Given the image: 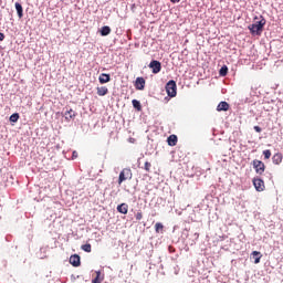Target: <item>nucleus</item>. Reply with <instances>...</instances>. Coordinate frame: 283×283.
Segmentation results:
<instances>
[{
  "instance_id": "nucleus-2",
  "label": "nucleus",
  "mask_w": 283,
  "mask_h": 283,
  "mask_svg": "<svg viewBox=\"0 0 283 283\" xmlns=\"http://www.w3.org/2000/svg\"><path fill=\"white\" fill-rule=\"evenodd\" d=\"M133 176L134 175L132 174V168H124L119 172L118 185H123V182H125V180H132Z\"/></svg>"
},
{
  "instance_id": "nucleus-8",
  "label": "nucleus",
  "mask_w": 283,
  "mask_h": 283,
  "mask_svg": "<svg viewBox=\"0 0 283 283\" xmlns=\"http://www.w3.org/2000/svg\"><path fill=\"white\" fill-rule=\"evenodd\" d=\"M145 83L146 82L143 77H137L136 81H135V88L139 90V91L145 90Z\"/></svg>"
},
{
  "instance_id": "nucleus-13",
  "label": "nucleus",
  "mask_w": 283,
  "mask_h": 283,
  "mask_svg": "<svg viewBox=\"0 0 283 283\" xmlns=\"http://www.w3.org/2000/svg\"><path fill=\"white\" fill-rule=\"evenodd\" d=\"M217 112H229V103L220 102L217 106Z\"/></svg>"
},
{
  "instance_id": "nucleus-1",
  "label": "nucleus",
  "mask_w": 283,
  "mask_h": 283,
  "mask_svg": "<svg viewBox=\"0 0 283 283\" xmlns=\"http://www.w3.org/2000/svg\"><path fill=\"white\" fill-rule=\"evenodd\" d=\"M265 25H266V19H264V17L261 15L259 21L248 27V30H250L251 34L255 36H260L262 32H264Z\"/></svg>"
},
{
  "instance_id": "nucleus-28",
  "label": "nucleus",
  "mask_w": 283,
  "mask_h": 283,
  "mask_svg": "<svg viewBox=\"0 0 283 283\" xmlns=\"http://www.w3.org/2000/svg\"><path fill=\"white\" fill-rule=\"evenodd\" d=\"M254 130H256L258 134L262 132V128L260 126H254Z\"/></svg>"
},
{
  "instance_id": "nucleus-19",
  "label": "nucleus",
  "mask_w": 283,
  "mask_h": 283,
  "mask_svg": "<svg viewBox=\"0 0 283 283\" xmlns=\"http://www.w3.org/2000/svg\"><path fill=\"white\" fill-rule=\"evenodd\" d=\"M252 255L254 258V264H260V260L262 259V254L258 251H253Z\"/></svg>"
},
{
  "instance_id": "nucleus-5",
  "label": "nucleus",
  "mask_w": 283,
  "mask_h": 283,
  "mask_svg": "<svg viewBox=\"0 0 283 283\" xmlns=\"http://www.w3.org/2000/svg\"><path fill=\"white\" fill-rule=\"evenodd\" d=\"M148 67L151 70L153 74H159L160 70H163V64L158 60H153Z\"/></svg>"
},
{
  "instance_id": "nucleus-24",
  "label": "nucleus",
  "mask_w": 283,
  "mask_h": 283,
  "mask_svg": "<svg viewBox=\"0 0 283 283\" xmlns=\"http://www.w3.org/2000/svg\"><path fill=\"white\" fill-rule=\"evenodd\" d=\"M9 120L11 123H17L19 120V113H14L10 116Z\"/></svg>"
},
{
  "instance_id": "nucleus-15",
  "label": "nucleus",
  "mask_w": 283,
  "mask_h": 283,
  "mask_svg": "<svg viewBox=\"0 0 283 283\" xmlns=\"http://www.w3.org/2000/svg\"><path fill=\"white\" fill-rule=\"evenodd\" d=\"M15 10L19 19H23V6H21L19 2H15Z\"/></svg>"
},
{
  "instance_id": "nucleus-20",
  "label": "nucleus",
  "mask_w": 283,
  "mask_h": 283,
  "mask_svg": "<svg viewBox=\"0 0 283 283\" xmlns=\"http://www.w3.org/2000/svg\"><path fill=\"white\" fill-rule=\"evenodd\" d=\"M132 103H133V107L135 109H137V112H142L143 111V106L140 105V102L138 99H133Z\"/></svg>"
},
{
  "instance_id": "nucleus-30",
  "label": "nucleus",
  "mask_w": 283,
  "mask_h": 283,
  "mask_svg": "<svg viewBox=\"0 0 283 283\" xmlns=\"http://www.w3.org/2000/svg\"><path fill=\"white\" fill-rule=\"evenodd\" d=\"M73 158H78V153L73 151Z\"/></svg>"
},
{
  "instance_id": "nucleus-21",
  "label": "nucleus",
  "mask_w": 283,
  "mask_h": 283,
  "mask_svg": "<svg viewBox=\"0 0 283 283\" xmlns=\"http://www.w3.org/2000/svg\"><path fill=\"white\" fill-rule=\"evenodd\" d=\"M220 76H227L229 74V67L227 65H223L219 71Z\"/></svg>"
},
{
  "instance_id": "nucleus-6",
  "label": "nucleus",
  "mask_w": 283,
  "mask_h": 283,
  "mask_svg": "<svg viewBox=\"0 0 283 283\" xmlns=\"http://www.w3.org/2000/svg\"><path fill=\"white\" fill-rule=\"evenodd\" d=\"M253 185H254V189L256 191H264V189H265L264 180H262L260 178H254L253 179Z\"/></svg>"
},
{
  "instance_id": "nucleus-17",
  "label": "nucleus",
  "mask_w": 283,
  "mask_h": 283,
  "mask_svg": "<svg viewBox=\"0 0 283 283\" xmlns=\"http://www.w3.org/2000/svg\"><path fill=\"white\" fill-rule=\"evenodd\" d=\"M108 93H109V90L107 88V86L97 87V94L99 96H106V94Z\"/></svg>"
},
{
  "instance_id": "nucleus-29",
  "label": "nucleus",
  "mask_w": 283,
  "mask_h": 283,
  "mask_svg": "<svg viewBox=\"0 0 283 283\" xmlns=\"http://www.w3.org/2000/svg\"><path fill=\"white\" fill-rule=\"evenodd\" d=\"M6 39V35L3 33H0V41H3Z\"/></svg>"
},
{
  "instance_id": "nucleus-16",
  "label": "nucleus",
  "mask_w": 283,
  "mask_h": 283,
  "mask_svg": "<svg viewBox=\"0 0 283 283\" xmlns=\"http://www.w3.org/2000/svg\"><path fill=\"white\" fill-rule=\"evenodd\" d=\"M108 34H112V29L108 25L102 27L101 35L108 36Z\"/></svg>"
},
{
  "instance_id": "nucleus-26",
  "label": "nucleus",
  "mask_w": 283,
  "mask_h": 283,
  "mask_svg": "<svg viewBox=\"0 0 283 283\" xmlns=\"http://www.w3.org/2000/svg\"><path fill=\"white\" fill-rule=\"evenodd\" d=\"M263 156H264L265 160H269V158H271V150H269V149L263 150Z\"/></svg>"
},
{
  "instance_id": "nucleus-3",
  "label": "nucleus",
  "mask_w": 283,
  "mask_h": 283,
  "mask_svg": "<svg viewBox=\"0 0 283 283\" xmlns=\"http://www.w3.org/2000/svg\"><path fill=\"white\" fill-rule=\"evenodd\" d=\"M177 91H178V86L176 85V81L170 80L166 84V92H167L168 96H170V98L176 97Z\"/></svg>"
},
{
  "instance_id": "nucleus-25",
  "label": "nucleus",
  "mask_w": 283,
  "mask_h": 283,
  "mask_svg": "<svg viewBox=\"0 0 283 283\" xmlns=\"http://www.w3.org/2000/svg\"><path fill=\"white\" fill-rule=\"evenodd\" d=\"M144 169H145V171H147L149 174V171H151V163L146 161L144 164Z\"/></svg>"
},
{
  "instance_id": "nucleus-18",
  "label": "nucleus",
  "mask_w": 283,
  "mask_h": 283,
  "mask_svg": "<svg viewBox=\"0 0 283 283\" xmlns=\"http://www.w3.org/2000/svg\"><path fill=\"white\" fill-rule=\"evenodd\" d=\"M76 117V112H74L73 109H70L65 113V118L66 120H72V118Z\"/></svg>"
},
{
  "instance_id": "nucleus-27",
  "label": "nucleus",
  "mask_w": 283,
  "mask_h": 283,
  "mask_svg": "<svg viewBox=\"0 0 283 283\" xmlns=\"http://www.w3.org/2000/svg\"><path fill=\"white\" fill-rule=\"evenodd\" d=\"M135 218L136 220H143V212H137Z\"/></svg>"
},
{
  "instance_id": "nucleus-12",
  "label": "nucleus",
  "mask_w": 283,
  "mask_h": 283,
  "mask_svg": "<svg viewBox=\"0 0 283 283\" xmlns=\"http://www.w3.org/2000/svg\"><path fill=\"white\" fill-rule=\"evenodd\" d=\"M96 276L95 279L92 280V283H103L105 280V274H102L101 271H96Z\"/></svg>"
},
{
  "instance_id": "nucleus-4",
  "label": "nucleus",
  "mask_w": 283,
  "mask_h": 283,
  "mask_svg": "<svg viewBox=\"0 0 283 283\" xmlns=\"http://www.w3.org/2000/svg\"><path fill=\"white\" fill-rule=\"evenodd\" d=\"M252 165L255 169V172L259 174V176H262V174H264L266 166L262 163V160L254 159L252 161Z\"/></svg>"
},
{
  "instance_id": "nucleus-22",
  "label": "nucleus",
  "mask_w": 283,
  "mask_h": 283,
  "mask_svg": "<svg viewBox=\"0 0 283 283\" xmlns=\"http://www.w3.org/2000/svg\"><path fill=\"white\" fill-rule=\"evenodd\" d=\"M82 251H85V253H92V244L86 243L81 247Z\"/></svg>"
},
{
  "instance_id": "nucleus-11",
  "label": "nucleus",
  "mask_w": 283,
  "mask_h": 283,
  "mask_svg": "<svg viewBox=\"0 0 283 283\" xmlns=\"http://www.w3.org/2000/svg\"><path fill=\"white\" fill-rule=\"evenodd\" d=\"M282 160H283L282 153H276V154H274L273 157H272V163H273L274 165H280V164H282Z\"/></svg>"
},
{
  "instance_id": "nucleus-23",
  "label": "nucleus",
  "mask_w": 283,
  "mask_h": 283,
  "mask_svg": "<svg viewBox=\"0 0 283 283\" xmlns=\"http://www.w3.org/2000/svg\"><path fill=\"white\" fill-rule=\"evenodd\" d=\"M163 229H165V226H163V223L157 222V223L155 224V231H156V233H160V231H163Z\"/></svg>"
},
{
  "instance_id": "nucleus-9",
  "label": "nucleus",
  "mask_w": 283,
  "mask_h": 283,
  "mask_svg": "<svg viewBox=\"0 0 283 283\" xmlns=\"http://www.w3.org/2000/svg\"><path fill=\"white\" fill-rule=\"evenodd\" d=\"M117 211H118V213H123L124 216H127V213L129 211V206L127 203H122V205L117 206Z\"/></svg>"
},
{
  "instance_id": "nucleus-7",
  "label": "nucleus",
  "mask_w": 283,
  "mask_h": 283,
  "mask_svg": "<svg viewBox=\"0 0 283 283\" xmlns=\"http://www.w3.org/2000/svg\"><path fill=\"white\" fill-rule=\"evenodd\" d=\"M70 264H72V266H81V256L78 254L71 255Z\"/></svg>"
},
{
  "instance_id": "nucleus-10",
  "label": "nucleus",
  "mask_w": 283,
  "mask_h": 283,
  "mask_svg": "<svg viewBox=\"0 0 283 283\" xmlns=\"http://www.w3.org/2000/svg\"><path fill=\"white\" fill-rule=\"evenodd\" d=\"M98 81L102 85H104V83H109V81H112V77L107 73H102L98 77Z\"/></svg>"
},
{
  "instance_id": "nucleus-14",
  "label": "nucleus",
  "mask_w": 283,
  "mask_h": 283,
  "mask_svg": "<svg viewBox=\"0 0 283 283\" xmlns=\"http://www.w3.org/2000/svg\"><path fill=\"white\" fill-rule=\"evenodd\" d=\"M167 143L170 147H176L177 143H178V136L176 135H170L167 139Z\"/></svg>"
},
{
  "instance_id": "nucleus-31",
  "label": "nucleus",
  "mask_w": 283,
  "mask_h": 283,
  "mask_svg": "<svg viewBox=\"0 0 283 283\" xmlns=\"http://www.w3.org/2000/svg\"><path fill=\"white\" fill-rule=\"evenodd\" d=\"M171 3H180V0H170Z\"/></svg>"
}]
</instances>
